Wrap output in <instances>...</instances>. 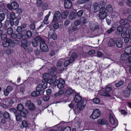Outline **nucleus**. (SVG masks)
Returning a JSON list of instances; mask_svg holds the SVG:
<instances>
[{
    "instance_id": "obj_1",
    "label": "nucleus",
    "mask_w": 131,
    "mask_h": 131,
    "mask_svg": "<svg viewBox=\"0 0 131 131\" xmlns=\"http://www.w3.org/2000/svg\"><path fill=\"white\" fill-rule=\"evenodd\" d=\"M75 94L74 100L75 102L78 103L75 107L74 112L75 114H78L85 107L86 102V100L84 99H82V96L76 93Z\"/></svg>"
},
{
    "instance_id": "obj_2",
    "label": "nucleus",
    "mask_w": 131,
    "mask_h": 131,
    "mask_svg": "<svg viewBox=\"0 0 131 131\" xmlns=\"http://www.w3.org/2000/svg\"><path fill=\"white\" fill-rule=\"evenodd\" d=\"M89 27L91 30L96 32L99 30V27L98 24L95 21H91L89 23Z\"/></svg>"
},
{
    "instance_id": "obj_3",
    "label": "nucleus",
    "mask_w": 131,
    "mask_h": 131,
    "mask_svg": "<svg viewBox=\"0 0 131 131\" xmlns=\"http://www.w3.org/2000/svg\"><path fill=\"white\" fill-rule=\"evenodd\" d=\"M105 10V8H102L99 13L98 17L100 19L103 20L107 17V13Z\"/></svg>"
},
{
    "instance_id": "obj_4",
    "label": "nucleus",
    "mask_w": 131,
    "mask_h": 131,
    "mask_svg": "<svg viewBox=\"0 0 131 131\" xmlns=\"http://www.w3.org/2000/svg\"><path fill=\"white\" fill-rule=\"evenodd\" d=\"M19 5L16 2L14 1L11 4H8L7 5V7L9 9L12 10L16 9L18 7Z\"/></svg>"
},
{
    "instance_id": "obj_5",
    "label": "nucleus",
    "mask_w": 131,
    "mask_h": 131,
    "mask_svg": "<svg viewBox=\"0 0 131 131\" xmlns=\"http://www.w3.org/2000/svg\"><path fill=\"white\" fill-rule=\"evenodd\" d=\"M66 90V93L67 95L71 94H75L77 93L72 88L68 86H67L64 88Z\"/></svg>"
},
{
    "instance_id": "obj_6",
    "label": "nucleus",
    "mask_w": 131,
    "mask_h": 131,
    "mask_svg": "<svg viewBox=\"0 0 131 131\" xmlns=\"http://www.w3.org/2000/svg\"><path fill=\"white\" fill-rule=\"evenodd\" d=\"M100 112L98 109H96L94 110L90 116V117L93 119L97 118L100 116Z\"/></svg>"
},
{
    "instance_id": "obj_7",
    "label": "nucleus",
    "mask_w": 131,
    "mask_h": 131,
    "mask_svg": "<svg viewBox=\"0 0 131 131\" xmlns=\"http://www.w3.org/2000/svg\"><path fill=\"white\" fill-rule=\"evenodd\" d=\"M93 11L94 13H96L100 11L101 8L99 6V3L97 2L94 3L92 6Z\"/></svg>"
},
{
    "instance_id": "obj_8",
    "label": "nucleus",
    "mask_w": 131,
    "mask_h": 131,
    "mask_svg": "<svg viewBox=\"0 0 131 131\" xmlns=\"http://www.w3.org/2000/svg\"><path fill=\"white\" fill-rule=\"evenodd\" d=\"M50 38H52L54 40H56L57 38V36L53 30H50L49 31L48 35Z\"/></svg>"
},
{
    "instance_id": "obj_9",
    "label": "nucleus",
    "mask_w": 131,
    "mask_h": 131,
    "mask_svg": "<svg viewBox=\"0 0 131 131\" xmlns=\"http://www.w3.org/2000/svg\"><path fill=\"white\" fill-rule=\"evenodd\" d=\"M119 23L120 24L124 26L125 28H128L129 27V25L128 23V20L126 19H121Z\"/></svg>"
},
{
    "instance_id": "obj_10",
    "label": "nucleus",
    "mask_w": 131,
    "mask_h": 131,
    "mask_svg": "<svg viewBox=\"0 0 131 131\" xmlns=\"http://www.w3.org/2000/svg\"><path fill=\"white\" fill-rule=\"evenodd\" d=\"M61 15V13L59 11H56L54 13L52 22L53 23L57 21Z\"/></svg>"
},
{
    "instance_id": "obj_11",
    "label": "nucleus",
    "mask_w": 131,
    "mask_h": 131,
    "mask_svg": "<svg viewBox=\"0 0 131 131\" xmlns=\"http://www.w3.org/2000/svg\"><path fill=\"white\" fill-rule=\"evenodd\" d=\"M116 43L117 46L119 48H121L123 45V41L120 38L117 37L116 38Z\"/></svg>"
},
{
    "instance_id": "obj_12",
    "label": "nucleus",
    "mask_w": 131,
    "mask_h": 131,
    "mask_svg": "<svg viewBox=\"0 0 131 131\" xmlns=\"http://www.w3.org/2000/svg\"><path fill=\"white\" fill-rule=\"evenodd\" d=\"M64 5L65 8L69 9L71 8L72 6V3L70 0H65Z\"/></svg>"
},
{
    "instance_id": "obj_13",
    "label": "nucleus",
    "mask_w": 131,
    "mask_h": 131,
    "mask_svg": "<svg viewBox=\"0 0 131 131\" xmlns=\"http://www.w3.org/2000/svg\"><path fill=\"white\" fill-rule=\"evenodd\" d=\"M35 40L37 41V42H39L40 45L44 42H45V40L42 37L40 36H37L35 38Z\"/></svg>"
},
{
    "instance_id": "obj_14",
    "label": "nucleus",
    "mask_w": 131,
    "mask_h": 131,
    "mask_svg": "<svg viewBox=\"0 0 131 131\" xmlns=\"http://www.w3.org/2000/svg\"><path fill=\"white\" fill-rule=\"evenodd\" d=\"M65 81L62 79L59 80V83L57 87L59 89H62L65 86Z\"/></svg>"
},
{
    "instance_id": "obj_15",
    "label": "nucleus",
    "mask_w": 131,
    "mask_h": 131,
    "mask_svg": "<svg viewBox=\"0 0 131 131\" xmlns=\"http://www.w3.org/2000/svg\"><path fill=\"white\" fill-rule=\"evenodd\" d=\"M31 23L29 25V27L31 30H32V32L34 33L36 31L35 25L34 24L35 21L33 20H30Z\"/></svg>"
},
{
    "instance_id": "obj_16",
    "label": "nucleus",
    "mask_w": 131,
    "mask_h": 131,
    "mask_svg": "<svg viewBox=\"0 0 131 131\" xmlns=\"http://www.w3.org/2000/svg\"><path fill=\"white\" fill-rule=\"evenodd\" d=\"M41 84H38L36 87V90L37 91L41 94H43L45 90L42 88Z\"/></svg>"
},
{
    "instance_id": "obj_17",
    "label": "nucleus",
    "mask_w": 131,
    "mask_h": 131,
    "mask_svg": "<svg viewBox=\"0 0 131 131\" xmlns=\"http://www.w3.org/2000/svg\"><path fill=\"white\" fill-rule=\"evenodd\" d=\"M8 39L9 42V46L10 47H14L15 46V43L16 42L17 43H18V42H19V41L17 40H14L13 41L11 39L9 38Z\"/></svg>"
},
{
    "instance_id": "obj_18",
    "label": "nucleus",
    "mask_w": 131,
    "mask_h": 131,
    "mask_svg": "<svg viewBox=\"0 0 131 131\" xmlns=\"http://www.w3.org/2000/svg\"><path fill=\"white\" fill-rule=\"evenodd\" d=\"M45 42L42 43L40 45V48L41 50L44 51L46 52L48 50V48Z\"/></svg>"
},
{
    "instance_id": "obj_19",
    "label": "nucleus",
    "mask_w": 131,
    "mask_h": 131,
    "mask_svg": "<svg viewBox=\"0 0 131 131\" xmlns=\"http://www.w3.org/2000/svg\"><path fill=\"white\" fill-rule=\"evenodd\" d=\"M32 36V33L30 30L26 31L25 34L24 35V38L26 39H28L31 38Z\"/></svg>"
},
{
    "instance_id": "obj_20",
    "label": "nucleus",
    "mask_w": 131,
    "mask_h": 131,
    "mask_svg": "<svg viewBox=\"0 0 131 131\" xmlns=\"http://www.w3.org/2000/svg\"><path fill=\"white\" fill-rule=\"evenodd\" d=\"M8 20H6L5 23V25L6 26H13V22L14 21L13 19H10L8 18Z\"/></svg>"
},
{
    "instance_id": "obj_21",
    "label": "nucleus",
    "mask_w": 131,
    "mask_h": 131,
    "mask_svg": "<svg viewBox=\"0 0 131 131\" xmlns=\"http://www.w3.org/2000/svg\"><path fill=\"white\" fill-rule=\"evenodd\" d=\"M116 40L114 39H110L108 43V45L111 47H113L116 44Z\"/></svg>"
},
{
    "instance_id": "obj_22",
    "label": "nucleus",
    "mask_w": 131,
    "mask_h": 131,
    "mask_svg": "<svg viewBox=\"0 0 131 131\" xmlns=\"http://www.w3.org/2000/svg\"><path fill=\"white\" fill-rule=\"evenodd\" d=\"M28 113V111L27 110L24 109L20 112L19 114L21 116V117L25 118L26 117V115Z\"/></svg>"
},
{
    "instance_id": "obj_23",
    "label": "nucleus",
    "mask_w": 131,
    "mask_h": 131,
    "mask_svg": "<svg viewBox=\"0 0 131 131\" xmlns=\"http://www.w3.org/2000/svg\"><path fill=\"white\" fill-rule=\"evenodd\" d=\"M21 44L20 45V46L23 47L24 49L27 47L28 41L26 39H24L21 41Z\"/></svg>"
},
{
    "instance_id": "obj_24",
    "label": "nucleus",
    "mask_w": 131,
    "mask_h": 131,
    "mask_svg": "<svg viewBox=\"0 0 131 131\" xmlns=\"http://www.w3.org/2000/svg\"><path fill=\"white\" fill-rule=\"evenodd\" d=\"M124 51L127 54H131V45L126 47Z\"/></svg>"
},
{
    "instance_id": "obj_25",
    "label": "nucleus",
    "mask_w": 131,
    "mask_h": 131,
    "mask_svg": "<svg viewBox=\"0 0 131 131\" xmlns=\"http://www.w3.org/2000/svg\"><path fill=\"white\" fill-rule=\"evenodd\" d=\"M76 14L74 12H72L69 14V17L71 20H73L76 18Z\"/></svg>"
},
{
    "instance_id": "obj_26",
    "label": "nucleus",
    "mask_w": 131,
    "mask_h": 131,
    "mask_svg": "<svg viewBox=\"0 0 131 131\" xmlns=\"http://www.w3.org/2000/svg\"><path fill=\"white\" fill-rule=\"evenodd\" d=\"M130 32V30H127L125 32L124 31H122L121 34V36L123 38H125L127 37L128 35H129V32Z\"/></svg>"
},
{
    "instance_id": "obj_27",
    "label": "nucleus",
    "mask_w": 131,
    "mask_h": 131,
    "mask_svg": "<svg viewBox=\"0 0 131 131\" xmlns=\"http://www.w3.org/2000/svg\"><path fill=\"white\" fill-rule=\"evenodd\" d=\"M77 56V53L74 52L71 55V57L69 58L71 62H73L74 61V59L76 58Z\"/></svg>"
},
{
    "instance_id": "obj_28",
    "label": "nucleus",
    "mask_w": 131,
    "mask_h": 131,
    "mask_svg": "<svg viewBox=\"0 0 131 131\" xmlns=\"http://www.w3.org/2000/svg\"><path fill=\"white\" fill-rule=\"evenodd\" d=\"M97 122L99 124L106 125L107 124L106 120L104 119H99L97 121Z\"/></svg>"
},
{
    "instance_id": "obj_29",
    "label": "nucleus",
    "mask_w": 131,
    "mask_h": 131,
    "mask_svg": "<svg viewBox=\"0 0 131 131\" xmlns=\"http://www.w3.org/2000/svg\"><path fill=\"white\" fill-rule=\"evenodd\" d=\"M105 9L106 10L108 13H110L112 12L113 11V9L112 6L110 4L107 5Z\"/></svg>"
},
{
    "instance_id": "obj_30",
    "label": "nucleus",
    "mask_w": 131,
    "mask_h": 131,
    "mask_svg": "<svg viewBox=\"0 0 131 131\" xmlns=\"http://www.w3.org/2000/svg\"><path fill=\"white\" fill-rule=\"evenodd\" d=\"M130 93V91L129 90L127 89H126L123 92V94L125 97H128L129 96Z\"/></svg>"
},
{
    "instance_id": "obj_31",
    "label": "nucleus",
    "mask_w": 131,
    "mask_h": 131,
    "mask_svg": "<svg viewBox=\"0 0 131 131\" xmlns=\"http://www.w3.org/2000/svg\"><path fill=\"white\" fill-rule=\"evenodd\" d=\"M128 54H123L121 56V59L123 61H124L128 59Z\"/></svg>"
},
{
    "instance_id": "obj_32",
    "label": "nucleus",
    "mask_w": 131,
    "mask_h": 131,
    "mask_svg": "<svg viewBox=\"0 0 131 131\" xmlns=\"http://www.w3.org/2000/svg\"><path fill=\"white\" fill-rule=\"evenodd\" d=\"M64 93L63 91L62 90H60L56 93L54 94V95L56 97H60Z\"/></svg>"
},
{
    "instance_id": "obj_33",
    "label": "nucleus",
    "mask_w": 131,
    "mask_h": 131,
    "mask_svg": "<svg viewBox=\"0 0 131 131\" xmlns=\"http://www.w3.org/2000/svg\"><path fill=\"white\" fill-rule=\"evenodd\" d=\"M109 121L112 124H115V120L114 119L112 114L110 113L109 114Z\"/></svg>"
},
{
    "instance_id": "obj_34",
    "label": "nucleus",
    "mask_w": 131,
    "mask_h": 131,
    "mask_svg": "<svg viewBox=\"0 0 131 131\" xmlns=\"http://www.w3.org/2000/svg\"><path fill=\"white\" fill-rule=\"evenodd\" d=\"M100 94L102 96H105L109 97L110 96L109 93H107L104 91H102L100 92Z\"/></svg>"
},
{
    "instance_id": "obj_35",
    "label": "nucleus",
    "mask_w": 131,
    "mask_h": 131,
    "mask_svg": "<svg viewBox=\"0 0 131 131\" xmlns=\"http://www.w3.org/2000/svg\"><path fill=\"white\" fill-rule=\"evenodd\" d=\"M15 116L16 117V120L17 121L21 122L22 120L21 116L18 113L17 114H16Z\"/></svg>"
},
{
    "instance_id": "obj_36",
    "label": "nucleus",
    "mask_w": 131,
    "mask_h": 131,
    "mask_svg": "<svg viewBox=\"0 0 131 131\" xmlns=\"http://www.w3.org/2000/svg\"><path fill=\"white\" fill-rule=\"evenodd\" d=\"M41 95L39 92L37 90L34 91L31 93L32 96L33 97Z\"/></svg>"
},
{
    "instance_id": "obj_37",
    "label": "nucleus",
    "mask_w": 131,
    "mask_h": 131,
    "mask_svg": "<svg viewBox=\"0 0 131 131\" xmlns=\"http://www.w3.org/2000/svg\"><path fill=\"white\" fill-rule=\"evenodd\" d=\"M49 76V74L48 73H44L43 75V80H42V82L43 81H46V80L48 79Z\"/></svg>"
},
{
    "instance_id": "obj_38",
    "label": "nucleus",
    "mask_w": 131,
    "mask_h": 131,
    "mask_svg": "<svg viewBox=\"0 0 131 131\" xmlns=\"http://www.w3.org/2000/svg\"><path fill=\"white\" fill-rule=\"evenodd\" d=\"M69 14V12L67 11L63 12L61 14V16L63 19H65L67 18Z\"/></svg>"
},
{
    "instance_id": "obj_39",
    "label": "nucleus",
    "mask_w": 131,
    "mask_h": 131,
    "mask_svg": "<svg viewBox=\"0 0 131 131\" xmlns=\"http://www.w3.org/2000/svg\"><path fill=\"white\" fill-rule=\"evenodd\" d=\"M17 18V17H15V13L14 12H12L10 14V18L9 19H13V21H14L15 20V19Z\"/></svg>"
},
{
    "instance_id": "obj_40",
    "label": "nucleus",
    "mask_w": 131,
    "mask_h": 131,
    "mask_svg": "<svg viewBox=\"0 0 131 131\" xmlns=\"http://www.w3.org/2000/svg\"><path fill=\"white\" fill-rule=\"evenodd\" d=\"M28 108L30 110L33 111L35 110V106L34 104L32 103L28 107Z\"/></svg>"
},
{
    "instance_id": "obj_41",
    "label": "nucleus",
    "mask_w": 131,
    "mask_h": 131,
    "mask_svg": "<svg viewBox=\"0 0 131 131\" xmlns=\"http://www.w3.org/2000/svg\"><path fill=\"white\" fill-rule=\"evenodd\" d=\"M99 6H100L101 7H100L101 9L102 8H105L104 6L106 5L105 2L103 1H100L99 3Z\"/></svg>"
},
{
    "instance_id": "obj_42",
    "label": "nucleus",
    "mask_w": 131,
    "mask_h": 131,
    "mask_svg": "<svg viewBox=\"0 0 131 131\" xmlns=\"http://www.w3.org/2000/svg\"><path fill=\"white\" fill-rule=\"evenodd\" d=\"M124 83V81H120L116 84V86L117 87H119L122 86Z\"/></svg>"
},
{
    "instance_id": "obj_43",
    "label": "nucleus",
    "mask_w": 131,
    "mask_h": 131,
    "mask_svg": "<svg viewBox=\"0 0 131 131\" xmlns=\"http://www.w3.org/2000/svg\"><path fill=\"white\" fill-rule=\"evenodd\" d=\"M42 86V88L44 90L47 87V83L46 82V81H42V84H41Z\"/></svg>"
},
{
    "instance_id": "obj_44",
    "label": "nucleus",
    "mask_w": 131,
    "mask_h": 131,
    "mask_svg": "<svg viewBox=\"0 0 131 131\" xmlns=\"http://www.w3.org/2000/svg\"><path fill=\"white\" fill-rule=\"evenodd\" d=\"M17 109L19 111H22L24 107L23 105L21 104L18 105L17 107Z\"/></svg>"
},
{
    "instance_id": "obj_45",
    "label": "nucleus",
    "mask_w": 131,
    "mask_h": 131,
    "mask_svg": "<svg viewBox=\"0 0 131 131\" xmlns=\"http://www.w3.org/2000/svg\"><path fill=\"white\" fill-rule=\"evenodd\" d=\"M3 116L5 118L8 119L10 117V116L8 112L5 111L3 114Z\"/></svg>"
},
{
    "instance_id": "obj_46",
    "label": "nucleus",
    "mask_w": 131,
    "mask_h": 131,
    "mask_svg": "<svg viewBox=\"0 0 131 131\" xmlns=\"http://www.w3.org/2000/svg\"><path fill=\"white\" fill-rule=\"evenodd\" d=\"M83 12L82 10H80L78 11L77 13V15L78 17H81L83 15Z\"/></svg>"
},
{
    "instance_id": "obj_47",
    "label": "nucleus",
    "mask_w": 131,
    "mask_h": 131,
    "mask_svg": "<svg viewBox=\"0 0 131 131\" xmlns=\"http://www.w3.org/2000/svg\"><path fill=\"white\" fill-rule=\"evenodd\" d=\"M72 62H71L70 60L66 61L64 63V66L65 67H67L70 63H72Z\"/></svg>"
},
{
    "instance_id": "obj_48",
    "label": "nucleus",
    "mask_w": 131,
    "mask_h": 131,
    "mask_svg": "<svg viewBox=\"0 0 131 131\" xmlns=\"http://www.w3.org/2000/svg\"><path fill=\"white\" fill-rule=\"evenodd\" d=\"M8 39H6V41H4L3 43V46L5 47H9Z\"/></svg>"
},
{
    "instance_id": "obj_49",
    "label": "nucleus",
    "mask_w": 131,
    "mask_h": 131,
    "mask_svg": "<svg viewBox=\"0 0 131 131\" xmlns=\"http://www.w3.org/2000/svg\"><path fill=\"white\" fill-rule=\"evenodd\" d=\"M80 21L81 24H84L86 23V19L84 17L81 18L80 19Z\"/></svg>"
},
{
    "instance_id": "obj_50",
    "label": "nucleus",
    "mask_w": 131,
    "mask_h": 131,
    "mask_svg": "<svg viewBox=\"0 0 131 131\" xmlns=\"http://www.w3.org/2000/svg\"><path fill=\"white\" fill-rule=\"evenodd\" d=\"M13 32V29L11 27L8 28L7 30V34L10 35L11 34H12Z\"/></svg>"
},
{
    "instance_id": "obj_51",
    "label": "nucleus",
    "mask_w": 131,
    "mask_h": 131,
    "mask_svg": "<svg viewBox=\"0 0 131 131\" xmlns=\"http://www.w3.org/2000/svg\"><path fill=\"white\" fill-rule=\"evenodd\" d=\"M24 49L26 51L29 53L32 52V48L30 47H28V46L26 47Z\"/></svg>"
},
{
    "instance_id": "obj_52",
    "label": "nucleus",
    "mask_w": 131,
    "mask_h": 131,
    "mask_svg": "<svg viewBox=\"0 0 131 131\" xmlns=\"http://www.w3.org/2000/svg\"><path fill=\"white\" fill-rule=\"evenodd\" d=\"M16 38L20 39L23 38L24 36V35L21 33H19L16 34Z\"/></svg>"
},
{
    "instance_id": "obj_53",
    "label": "nucleus",
    "mask_w": 131,
    "mask_h": 131,
    "mask_svg": "<svg viewBox=\"0 0 131 131\" xmlns=\"http://www.w3.org/2000/svg\"><path fill=\"white\" fill-rule=\"evenodd\" d=\"M5 15L4 13L0 14V22H2L5 18Z\"/></svg>"
},
{
    "instance_id": "obj_54",
    "label": "nucleus",
    "mask_w": 131,
    "mask_h": 131,
    "mask_svg": "<svg viewBox=\"0 0 131 131\" xmlns=\"http://www.w3.org/2000/svg\"><path fill=\"white\" fill-rule=\"evenodd\" d=\"M114 30V28L112 27L106 31L105 33H107L108 34H110L112 33Z\"/></svg>"
},
{
    "instance_id": "obj_55",
    "label": "nucleus",
    "mask_w": 131,
    "mask_h": 131,
    "mask_svg": "<svg viewBox=\"0 0 131 131\" xmlns=\"http://www.w3.org/2000/svg\"><path fill=\"white\" fill-rule=\"evenodd\" d=\"M93 103L96 104H97L100 102V99L99 98H95L93 99Z\"/></svg>"
},
{
    "instance_id": "obj_56",
    "label": "nucleus",
    "mask_w": 131,
    "mask_h": 131,
    "mask_svg": "<svg viewBox=\"0 0 131 131\" xmlns=\"http://www.w3.org/2000/svg\"><path fill=\"white\" fill-rule=\"evenodd\" d=\"M46 82L47 83H48L50 84H52L53 82V80L51 78L48 79L46 80Z\"/></svg>"
},
{
    "instance_id": "obj_57",
    "label": "nucleus",
    "mask_w": 131,
    "mask_h": 131,
    "mask_svg": "<svg viewBox=\"0 0 131 131\" xmlns=\"http://www.w3.org/2000/svg\"><path fill=\"white\" fill-rule=\"evenodd\" d=\"M63 62L61 60H60L59 61H58L57 63V66L58 67H61L62 64H63Z\"/></svg>"
},
{
    "instance_id": "obj_58",
    "label": "nucleus",
    "mask_w": 131,
    "mask_h": 131,
    "mask_svg": "<svg viewBox=\"0 0 131 131\" xmlns=\"http://www.w3.org/2000/svg\"><path fill=\"white\" fill-rule=\"evenodd\" d=\"M20 19H18L17 18L15 19L16 20H14L13 22V25H14L15 26H17L18 25L19 23V20H20Z\"/></svg>"
},
{
    "instance_id": "obj_59",
    "label": "nucleus",
    "mask_w": 131,
    "mask_h": 131,
    "mask_svg": "<svg viewBox=\"0 0 131 131\" xmlns=\"http://www.w3.org/2000/svg\"><path fill=\"white\" fill-rule=\"evenodd\" d=\"M22 124L23 127H26L28 126V123L25 120H23L22 122Z\"/></svg>"
},
{
    "instance_id": "obj_60",
    "label": "nucleus",
    "mask_w": 131,
    "mask_h": 131,
    "mask_svg": "<svg viewBox=\"0 0 131 131\" xmlns=\"http://www.w3.org/2000/svg\"><path fill=\"white\" fill-rule=\"evenodd\" d=\"M9 111L11 112L14 113L15 115H16V114H17L18 113L17 112V110L14 108H11L9 110Z\"/></svg>"
},
{
    "instance_id": "obj_61",
    "label": "nucleus",
    "mask_w": 131,
    "mask_h": 131,
    "mask_svg": "<svg viewBox=\"0 0 131 131\" xmlns=\"http://www.w3.org/2000/svg\"><path fill=\"white\" fill-rule=\"evenodd\" d=\"M47 7L48 5L46 3H43L42 6V8L43 10H46L47 8Z\"/></svg>"
},
{
    "instance_id": "obj_62",
    "label": "nucleus",
    "mask_w": 131,
    "mask_h": 131,
    "mask_svg": "<svg viewBox=\"0 0 131 131\" xmlns=\"http://www.w3.org/2000/svg\"><path fill=\"white\" fill-rule=\"evenodd\" d=\"M118 15V13L116 12H113L112 14V16L113 18H116Z\"/></svg>"
},
{
    "instance_id": "obj_63",
    "label": "nucleus",
    "mask_w": 131,
    "mask_h": 131,
    "mask_svg": "<svg viewBox=\"0 0 131 131\" xmlns=\"http://www.w3.org/2000/svg\"><path fill=\"white\" fill-rule=\"evenodd\" d=\"M123 27L122 26H119L117 28V31L120 32L122 31L123 29Z\"/></svg>"
},
{
    "instance_id": "obj_64",
    "label": "nucleus",
    "mask_w": 131,
    "mask_h": 131,
    "mask_svg": "<svg viewBox=\"0 0 131 131\" xmlns=\"http://www.w3.org/2000/svg\"><path fill=\"white\" fill-rule=\"evenodd\" d=\"M22 30L23 29L20 26H19L17 27L16 31L20 33L22 31Z\"/></svg>"
}]
</instances>
